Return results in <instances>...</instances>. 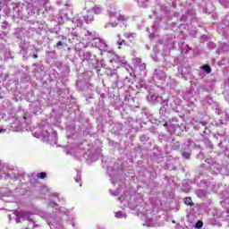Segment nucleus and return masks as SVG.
<instances>
[{
	"instance_id": "15",
	"label": "nucleus",
	"mask_w": 229,
	"mask_h": 229,
	"mask_svg": "<svg viewBox=\"0 0 229 229\" xmlns=\"http://www.w3.org/2000/svg\"><path fill=\"white\" fill-rule=\"evenodd\" d=\"M163 126H164V128H168L169 124H167V123H165Z\"/></svg>"
},
{
	"instance_id": "2",
	"label": "nucleus",
	"mask_w": 229,
	"mask_h": 229,
	"mask_svg": "<svg viewBox=\"0 0 229 229\" xmlns=\"http://www.w3.org/2000/svg\"><path fill=\"white\" fill-rule=\"evenodd\" d=\"M184 204L188 205L189 207H192V205H194L191 197L184 198Z\"/></svg>"
},
{
	"instance_id": "8",
	"label": "nucleus",
	"mask_w": 229,
	"mask_h": 229,
	"mask_svg": "<svg viewBox=\"0 0 229 229\" xmlns=\"http://www.w3.org/2000/svg\"><path fill=\"white\" fill-rule=\"evenodd\" d=\"M123 44L126 45V41L124 39H119L118 40V48L121 49V46H123Z\"/></svg>"
},
{
	"instance_id": "3",
	"label": "nucleus",
	"mask_w": 229,
	"mask_h": 229,
	"mask_svg": "<svg viewBox=\"0 0 229 229\" xmlns=\"http://www.w3.org/2000/svg\"><path fill=\"white\" fill-rule=\"evenodd\" d=\"M203 71H205L208 74H210L212 72V68H210V65L205 64L202 66Z\"/></svg>"
},
{
	"instance_id": "14",
	"label": "nucleus",
	"mask_w": 229,
	"mask_h": 229,
	"mask_svg": "<svg viewBox=\"0 0 229 229\" xmlns=\"http://www.w3.org/2000/svg\"><path fill=\"white\" fill-rule=\"evenodd\" d=\"M32 57H33V58H38V54H33V55H32Z\"/></svg>"
},
{
	"instance_id": "13",
	"label": "nucleus",
	"mask_w": 229,
	"mask_h": 229,
	"mask_svg": "<svg viewBox=\"0 0 229 229\" xmlns=\"http://www.w3.org/2000/svg\"><path fill=\"white\" fill-rule=\"evenodd\" d=\"M16 223H21V216H16Z\"/></svg>"
},
{
	"instance_id": "9",
	"label": "nucleus",
	"mask_w": 229,
	"mask_h": 229,
	"mask_svg": "<svg viewBox=\"0 0 229 229\" xmlns=\"http://www.w3.org/2000/svg\"><path fill=\"white\" fill-rule=\"evenodd\" d=\"M82 60H90V54L89 53L83 54V59Z\"/></svg>"
},
{
	"instance_id": "19",
	"label": "nucleus",
	"mask_w": 229,
	"mask_h": 229,
	"mask_svg": "<svg viewBox=\"0 0 229 229\" xmlns=\"http://www.w3.org/2000/svg\"><path fill=\"white\" fill-rule=\"evenodd\" d=\"M112 21H114V16L111 17Z\"/></svg>"
},
{
	"instance_id": "12",
	"label": "nucleus",
	"mask_w": 229,
	"mask_h": 229,
	"mask_svg": "<svg viewBox=\"0 0 229 229\" xmlns=\"http://www.w3.org/2000/svg\"><path fill=\"white\" fill-rule=\"evenodd\" d=\"M124 37H126V38H130V37H131V34H130V33H125V34H124Z\"/></svg>"
},
{
	"instance_id": "16",
	"label": "nucleus",
	"mask_w": 229,
	"mask_h": 229,
	"mask_svg": "<svg viewBox=\"0 0 229 229\" xmlns=\"http://www.w3.org/2000/svg\"><path fill=\"white\" fill-rule=\"evenodd\" d=\"M116 217H121V212L116 213Z\"/></svg>"
},
{
	"instance_id": "7",
	"label": "nucleus",
	"mask_w": 229,
	"mask_h": 229,
	"mask_svg": "<svg viewBox=\"0 0 229 229\" xmlns=\"http://www.w3.org/2000/svg\"><path fill=\"white\" fill-rule=\"evenodd\" d=\"M195 228H203V222L198 221L195 225Z\"/></svg>"
},
{
	"instance_id": "1",
	"label": "nucleus",
	"mask_w": 229,
	"mask_h": 229,
	"mask_svg": "<svg viewBox=\"0 0 229 229\" xmlns=\"http://www.w3.org/2000/svg\"><path fill=\"white\" fill-rule=\"evenodd\" d=\"M115 17L117 19V21H114L115 24H119V21L121 22H124V21H126V19L124 18V16L121 15V14H115Z\"/></svg>"
},
{
	"instance_id": "11",
	"label": "nucleus",
	"mask_w": 229,
	"mask_h": 229,
	"mask_svg": "<svg viewBox=\"0 0 229 229\" xmlns=\"http://www.w3.org/2000/svg\"><path fill=\"white\" fill-rule=\"evenodd\" d=\"M13 4V8H19V6H20L21 4L15 3V4Z\"/></svg>"
},
{
	"instance_id": "18",
	"label": "nucleus",
	"mask_w": 229,
	"mask_h": 229,
	"mask_svg": "<svg viewBox=\"0 0 229 229\" xmlns=\"http://www.w3.org/2000/svg\"><path fill=\"white\" fill-rule=\"evenodd\" d=\"M23 119L26 121V119H28V118L26 116H24Z\"/></svg>"
},
{
	"instance_id": "17",
	"label": "nucleus",
	"mask_w": 229,
	"mask_h": 229,
	"mask_svg": "<svg viewBox=\"0 0 229 229\" xmlns=\"http://www.w3.org/2000/svg\"><path fill=\"white\" fill-rule=\"evenodd\" d=\"M3 131H4V129L0 128V133L3 132Z\"/></svg>"
},
{
	"instance_id": "6",
	"label": "nucleus",
	"mask_w": 229,
	"mask_h": 229,
	"mask_svg": "<svg viewBox=\"0 0 229 229\" xmlns=\"http://www.w3.org/2000/svg\"><path fill=\"white\" fill-rule=\"evenodd\" d=\"M93 12H95V13H101V7L95 5V7H93Z\"/></svg>"
},
{
	"instance_id": "4",
	"label": "nucleus",
	"mask_w": 229,
	"mask_h": 229,
	"mask_svg": "<svg viewBox=\"0 0 229 229\" xmlns=\"http://www.w3.org/2000/svg\"><path fill=\"white\" fill-rule=\"evenodd\" d=\"M37 178L39 180H44V178H47V174L46 172H41L37 174Z\"/></svg>"
},
{
	"instance_id": "10",
	"label": "nucleus",
	"mask_w": 229,
	"mask_h": 229,
	"mask_svg": "<svg viewBox=\"0 0 229 229\" xmlns=\"http://www.w3.org/2000/svg\"><path fill=\"white\" fill-rule=\"evenodd\" d=\"M60 46H64V43L62 41H58L56 43V47H60Z\"/></svg>"
},
{
	"instance_id": "20",
	"label": "nucleus",
	"mask_w": 229,
	"mask_h": 229,
	"mask_svg": "<svg viewBox=\"0 0 229 229\" xmlns=\"http://www.w3.org/2000/svg\"><path fill=\"white\" fill-rule=\"evenodd\" d=\"M4 1L9 2V1H12V0H4Z\"/></svg>"
},
{
	"instance_id": "5",
	"label": "nucleus",
	"mask_w": 229,
	"mask_h": 229,
	"mask_svg": "<svg viewBox=\"0 0 229 229\" xmlns=\"http://www.w3.org/2000/svg\"><path fill=\"white\" fill-rule=\"evenodd\" d=\"M182 158H185L186 160H189L191 158V153L190 152H182Z\"/></svg>"
}]
</instances>
